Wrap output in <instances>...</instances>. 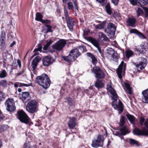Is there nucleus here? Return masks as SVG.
<instances>
[{"mask_svg": "<svg viewBox=\"0 0 148 148\" xmlns=\"http://www.w3.org/2000/svg\"><path fill=\"white\" fill-rule=\"evenodd\" d=\"M36 82L45 89L48 88L50 86L51 81L48 75L44 73L36 77Z\"/></svg>", "mask_w": 148, "mask_h": 148, "instance_id": "1", "label": "nucleus"}, {"mask_svg": "<svg viewBox=\"0 0 148 148\" xmlns=\"http://www.w3.org/2000/svg\"><path fill=\"white\" fill-rule=\"evenodd\" d=\"M81 54L77 49H74L70 51V53L67 56H63V59L70 64L71 62L75 61L77 58L80 56Z\"/></svg>", "mask_w": 148, "mask_h": 148, "instance_id": "2", "label": "nucleus"}, {"mask_svg": "<svg viewBox=\"0 0 148 148\" xmlns=\"http://www.w3.org/2000/svg\"><path fill=\"white\" fill-rule=\"evenodd\" d=\"M6 33L4 30L2 31L1 32L0 37V49L2 54L6 56L8 53V50L6 49L7 44L5 42Z\"/></svg>", "mask_w": 148, "mask_h": 148, "instance_id": "3", "label": "nucleus"}, {"mask_svg": "<svg viewBox=\"0 0 148 148\" xmlns=\"http://www.w3.org/2000/svg\"><path fill=\"white\" fill-rule=\"evenodd\" d=\"M64 16L67 23V26L69 29L71 31H72L73 27L75 25V19L73 18L70 17L68 13L67 10L64 8Z\"/></svg>", "mask_w": 148, "mask_h": 148, "instance_id": "4", "label": "nucleus"}, {"mask_svg": "<svg viewBox=\"0 0 148 148\" xmlns=\"http://www.w3.org/2000/svg\"><path fill=\"white\" fill-rule=\"evenodd\" d=\"M17 118L21 123L28 124L31 120L30 118L23 110L18 111L17 113Z\"/></svg>", "mask_w": 148, "mask_h": 148, "instance_id": "5", "label": "nucleus"}, {"mask_svg": "<svg viewBox=\"0 0 148 148\" xmlns=\"http://www.w3.org/2000/svg\"><path fill=\"white\" fill-rule=\"evenodd\" d=\"M91 72L95 74L96 79H103L105 77L104 71L99 66L94 67L91 69Z\"/></svg>", "mask_w": 148, "mask_h": 148, "instance_id": "6", "label": "nucleus"}, {"mask_svg": "<svg viewBox=\"0 0 148 148\" xmlns=\"http://www.w3.org/2000/svg\"><path fill=\"white\" fill-rule=\"evenodd\" d=\"M37 102L35 100H32L27 103L26 106V110L29 113L33 114L36 112L37 110Z\"/></svg>", "mask_w": 148, "mask_h": 148, "instance_id": "7", "label": "nucleus"}, {"mask_svg": "<svg viewBox=\"0 0 148 148\" xmlns=\"http://www.w3.org/2000/svg\"><path fill=\"white\" fill-rule=\"evenodd\" d=\"M104 139L103 135H99L96 139L92 140V146L94 148H97L99 147H102L103 145Z\"/></svg>", "mask_w": 148, "mask_h": 148, "instance_id": "8", "label": "nucleus"}, {"mask_svg": "<svg viewBox=\"0 0 148 148\" xmlns=\"http://www.w3.org/2000/svg\"><path fill=\"white\" fill-rule=\"evenodd\" d=\"M7 110L9 112H12L15 110L16 108L13 99L8 98L5 102Z\"/></svg>", "mask_w": 148, "mask_h": 148, "instance_id": "9", "label": "nucleus"}, {"mask_svg": "<svg viewBox=\"0 0 148 148\" xmlns=\"http://www.w3.org/2000/svg\"><path fill=\"white\" fill-rule=\"evenodd\" d=\"M42 64L45 67H47L52 64L55 60L51 56H44L42 59Z\"/></svg>", "mask_w": 148, "mask_h": 148, "instance_id": "10", "label": "nucleus"}, {"mask_svg": "<svg viewBox=\"0 0 148 148\" xmlns=\"http://www.w3.org/2000/svg\"><path fill=\"white\" fill-rule=\"evenodd\" d=\"M148 49V44L145 42H143L142 44L138 45L135 49V51H137L139 54H144L145 53Z\"/></svg>", "mask_w": 148, "mask_h": 148, "instance_id": "11", "label": "nucleus"}, {"mask_svg": "<svg viewBox=\"0 0 148 148\" xmlns=\"http://www.w3.org/2000/svg\"><path fill=\"white\" fill-rule=\"evenodd\" d=\"M66 44V42L64 39H61L52 45V48L56 50L60 51L62 49Z\"/></svg>", "mask_w": 148, "mask_h": 148, "instance_id": "12", "label": "nucleus"}, {"mask_svg": "<svg viewBox=\"0 0 148 148\" xmlns=\"http://www.w3.org/2000/svg\"><path fill=\"white\" fill-rule=\"evenodd\" d=\"M126 67V64L123 61H122L120 64L118 68L117 69L116 72L118 76V77L120 80L122 79V73H123V71H125Z\"/></svg>", "mask_w": 148, "mask_h": 148, "instance_id": "13", "label": "nucleus"}, {"mask_svg": "<svg viewBox=\"0 0 148 148\" xmlns=\"http://www.w3.org/2000/svg\"><path fill=\"white\" fill-rule=\"evenodd\" d=\"M116 27L113 23H109L107 25V27L105 29V32L110 35H114L116 31Z\"/></svg>", "mask_w": 148, "mask_h": 148, "instance_id": "14", "label": "nucleus"}, {"mask_svg": "<svg viewBox=\"0 0 148 148\" xmlns=\"http://www.w3.org/2000/svg\"><path fill=\"white\" fill-rule=\"evenodd\" d=\"M139 62L136 66V67L138 69L142 70L144 69L147 64V60L143 57L139 58Z\"/></svg>", "mask_w": 148, "mask_h": 148, "instance_id": "15", "label": "nucleus"}, {"mask_svg": "<svg viewBox=\"0 0 148 148\" xmlns=\"http://www.w3.org/2000/svg\"><path fill=\"white\" fill-rule=\"evenodd\" d=\"M41 59L40 56H37L33 59L32 61L31 66L32 69V71L34 74H35L34 73V71L37 68L38 63L41 61Z\"/></svg>", "mask_w": 148, "mask_h": 148, "instance_id": "16", "label": "nucleus"}, {"mask_svg": "<svg viewBox=\"0 0 148 148\" xmlns=\"http://www.w3.org/2000/svg\"><path fill=\"white\" fill-rule=\"evenodd\" d=\"M69 120L67 122V125L70 129H74L76 125V118L75 117H68Z\"/></svg>", "mask_w": 148, "mask_h": 148, "instance_id": "17", "label": "nucleus"}, {"mask_svg": "<svg viewBox=\"0 0 148 148\" xmlns=\"http://www.w3.org/2000/svg\"><path fill=\"white\" fill-rule=\"evenodd\" d=\"M126 22L128 26L134 27L136 26V19L134 17H129Z\"/></svg>", "mask_w": 148, "mask_h": 148, "instance_id": "18", "label": "nucleus"}, {"mask_svg": "<svg viewBox=\"0 0 148 148\" xmlns=\"http://www.w3.org/2000/svg\"><path fill=\"white\" fill-rule=\"evenodd\" d=\"M143 95L142 101L143 102L148 103V88L143 90L142 92Z\"/></svg>", "mask_w": 148, "mask_h": 148, "instance_id": "19", "label": "nucleus"}, {"mask_svg": "<svg viewBox=\"0 0 148 148\" xmlns=\"http://www.w3.org/2000/svg\"><path fill=\"white\" fill-rule=\"evenodd\" d=\"M101 79H97L96 82L94 83V86L98 89H101L104 87V84Z\"/></svg>", "mask_w": 148, "mask_h": 148, "instance_id": "20", "label": "nucleus"}, {"mask_svg": "<svg viewBox=\"0 0 148 148\" xmlns=\"http://www.w3.org/2000/svg\"><path fill=\"white\" fill-rule=\"evenodd\" d=\"M31 96L28 92H22L21 99L23 102H24L25 100H29Z\"/></svg>", "mask_w": 148, "mask_h": 148, "instance_id": "21", "label": "nucleus"}, {"mask_svg": "<svg viewBox=\"0 0 148 148\" xmlns=\"http://www.w3.org/2000/svg\"><path fill=\"white\" fill-rule=\"evenodd\" d=\"M133 132L134 134L138 136H145L144 130H141L137 127H136L133 129Z\"/></svg>", "mask_w": 148, "mask_h": 148, "instance_id": "22", "label": "nucleus"}, {"mask_svg": "<svg viewBox=\"0 0 148 148\" xmlns=\"http://www.w3.org/2000/svg\"><path fill=\"white\" fill-rule=\"evenodd\" d=\"M111 95L113 96L112 99H113L112 103V106L115 109L117 104H116L115 103L117 101L118 96L116 92L114 91V92H111Z\"/></svg>", "mask_w": 148, "mask_h": 148, "instance_id": "23", "label": "nucleus"}, {"mask_svg": "<svg viewBox=\"0 0 148 148\" xmlns=\"http://www.w3.org/2000/svg\"><path fill=\"white\" fill-rule=\"evenodd\" d=\"M124 106L122 101L119 100L118 101V104L117 105L116 107V109H117L119 114H121L124 110Z\"/></svg>", "mask_w": 148, "mask_h": 148, "instance_id": "24", "label": "nucleus"}, {"mask_svg": "<svg viewBox=\"0 0 148 148\" xmlns=\"http://www.w3.org/2000/svg\"><path fill=\"white\" fill-rule=\"evenodd\" d=\"M87 55L92 59V62L95 65H96L97 62V60L95 56L91 53L88 52Z\"/></svg>", "mask_w": 148, "mask_h": 148, "instance_id": "25", "label": "nucleus"}, {"mask_svg": "<svg viewBox=\"0 0 148 148\" xmlns=\"http://www.w3.org/2000/svg\"><path fill=\"white\" fill-rule=\"evenodd\" d=\"M126 116L130 121V123L132 124L133 125H135L134 122L135 121L136 118L134 116L130 114H128L126 115Z\"/></svg>", "mask_w": 148, "mask_h": 148, "instance_id": "26", "label": "nucleus"}, {"mask_svg": "<svg viewBox=\"0 0 148 148\" xmlns=\"http://www.w3.org/2000/svg\"><path fill=\"white\" fill-rule=\"evenodd\" d=\"M129 140V142L131 145H134L136 147H138L140 146V143L138 141L131 138H130Z\"/></svg>", "mask_w": 148, "mask_h": 148, "instance_id": "27", "label": "nucleus"}, {"mask_svg": "<svg viewBox=\"0 0 148 148\" xmlns=\"http://www.w3.org/2000/svg\"><path fill=\"white\" fill-rule=\"evenodd\" d=\"M125 56L126 58L129 59L134 55V52L132 50L126 49L125 50Z\"/></svg>", "mask_w": 148, "mask_h": 148, "instance_id": "28", "label": "nucleus"}, {"mask_svg": "<svg viewBox=\"0 0 148 148\" xmlns=\"http://www.w3.org/2000/svg\"><path fill=\"white\" fill-rule=\"evenodd\" d=\"M121 133L123 135H125L130 132L128 130L127 127L126 126L121 127L120 129Z\"/></svg>", "mask_w": 148, "mask_h": 148, "instance_id": "29", "label": "nucleus"}, {"mask_svg": "<svg viewBox=\"0 0 148 148\" xmlns=\"http://www.w3.org/2000/svg\"><path fill=\"white\" fill-rule=\"evenodd\" d=\"M110 51L113 52L112 55V57L113 58V60L115 62L117 61L119 58L117 52L112 48H110Z\"/></svg>", "mask_w": 148, "mask_h": 148, "instance_id": "30", "label": "nucleus"}, {"mask_svg": "<svg viewBox=\"0 0 148 148\" xmlns=\"http://www.w3.org/2000/svg\"><path fill=\"white\" fill-rule=\"evenodd\" d=\"M88 40L96 47L99 46V42L96 39L90 37L88 38Z\"/></svg>", "mask_w": 148, "mask_h": 148, "instance_id": "31", "label": "nucleus"}, {"mask_svg": "<svg viewBox=\"0 0 148 148\" xmlns=\"http://www.w3.org/2000/svg\"><path fill=\"white\" fill-rule=\"evenodd\" d=\"M105 8L106 12L108 14H111L112 10L110 3H107L105 6Z\"/></svg>", "mask_w": 148, "mask_h": 148, "instance_id": "32", "label": "nucleus"}, {"mask_svg": "<svg viewBox=\"0 0 148 148\" xmlns=\"http://www.w3.org/2000/svg\"><path fill=\"white\" fill-rule=\"evenodd\" d=\"M43 15L39 12H37L36 14L35 20L37 21L41 22L42 20H43Z\"/></svg>", "mask_w": 148, "mask_h": 148, "instance_id": "33", "label": "nucleus"}, {"mask_svg": "<svg viewBox=\"0 0 148 148\" xmlns=\"http://www.w3.org/2000/svg\"><path fill=\"white\" fill-rule=\"evenodd\" d=\"M124 86L127 90L128 93L130 94H132V88L130 87V84L125 82H124Z\"/></svg>", "mask_w": 148, "mask_h": 148, "instance_id": "34", "label": "nucleus"}, {"mask_svg": "<svg viewBox=\"0 0 148 148\" xmlns=\"http://www.w3.org/2000/svg\"><path fill=\"white\" fill-rule=\"evenodd\" d=\"M65 102L67 103V104L70 106H72L73 105V101L72 98L70 97H67L66 99Z\"/></svg>", "mask_w": 148, "mask_h": 148, "instance_id": "35", "label": "nucleus"}, {"mask_svg": "<svg viewBox=\"0 0 148 148\" xmlns=\"http://www.w3.org/2000/svg\"><path fill=\"white\" fill-rule=\"evenodd\" d=\"M14 87L15 88L18 87V86L19 87H21L23 86H26L27 87L29 86V85L27 84H25L24 83H22L20 82H16V83H15L14 84Z\"/></svg>", "mask_w": 148, "mask_h": 148, "instance_id": "36", "label": "nucleus"}, {"mask_svg": "<svg viewBox=\"0 0 148 148\" xmlns=\"http://www.w3.org/2000/svg\"><path fill=\"white\" fill-rule=\"evenodd\" d=\"M136 1V5L138 3L143 5H146L148 3V0H135Z\"/></svg>", "mask_w": 148, "mask_h": 148, "instance_id": "37", "label": "nucleus"}, {"mask_svg": "<svg viewBox=\"0 0 148 148\" xmlns=\"http://www.w3.org/2000/svg\"><path fill=\"white\" fill-rule=\"evenodd\" d=\"M53 41L51 40H50L49 41L47 42V43L44 46L43 49L45 50H47L49 46L52 43Z\"/></svg>", "mask_w": 148, "mask_h": 148, "instance_id": "38", "label": "nucleus"}, {"mask_svg": "<svg viewBox=\"0 0 148 148\" xmlns=\"http://www.w3.org/2000/svg\"><path fill=\"white\" fill-rule=\"evenodd\" d=\"M8 74L5 69L3 70L0 73V78H3L7 76Z\"/></svg>", "mask_w": 148, "mask_h": 148, "instance_id": "39", "label": "nucleus"}, {"mask_svg": "<svg viewBox=\"0 0 148 148\" xmlns=\"http://www.w3.org/2000/svg\"><path fill=\"white\" fill-rule=\"evenodd\" d=\"M44 26L47 28L46 30V33L53 32V30L52 29V26H51L50 25H45Z\"/></svg>", "mask_w": 148, "mask_h": 148, "instance_id": "40", "label": "nucleus"}, {"mask_svg": "<svg viewBox=\"0 0 148 148\" xmlns=\"http://www.w3.org/2000/svg\"><path fill=\"white\" fill-rule=\"evenodd\" d=\"M77 48L82 53L86 52L87 51L86 47L84 45L79 46Z\"/></svg>", "mask_w": 148, "mask_h": 148, "instance_id": "41", "label": "nucleus"}, {"mask_svg": "<svg viewBox=\"0 0 148 148\" xmlns=\"http://www.w3.org/2000/svg\"><path fill=\"white\" fill-rule=\"evenodd\" d=\"M7 85V82L6 80H1L0 81V86L3 88L5 87Z\"/></svg>", "mask_w": 148, "mask_h": 148, "instance_id": "42", "label": "nucleus"}, {"mask_svg": "<svg viewBox=\"0 0 148 148\" xmlns=\"http://www.w3.org/2000/svg\"><path fill=\"white\" fill-rule=\"evenodd\" d=\"M8 128V125H3L0 126V132L1 133L6 131Z\"/></svg>", "mask_w": 148, "mask_h": 148, "instance_id": "43", "label": "nucleus"}, {"mask_svg": "<svg viewBox=\"0 0 148 148\" xmlns=\"http://www.w3.org/2000/svg\"><path fill=\"white\" fill-rule=\"evenodd\" d=\"M67 7L69 10L74 12V7L72 2H70L67 3Z\"/></svg>", "mask_w": 148, "mask_h": 148, "instance_id": "44", "label": "nucleus"}, {"mask_svg": "<svg viewBox=\"0 0 148 148\" xmlns=\"http://www.w3.org/2000/svg\"><path fill=\"white\" fill-rule=\"evenodd\" d=\"M99 36H100L101 38H103V40L106 41L109 40L108 38L106 35L102 32L99 33Z\"/></svg>", "mask_w": 148, "mask_h": 148, "instance_id": "45", "label": "nucleus"}, {"mask_svg": "<svg viewBox=\"0 0 148 148\" xmlns=\"http://www.w3.org/2000/svg\"><path fill=\"white\" fill-rule=\"evenodd\" d=\"M125 118L124 116H121L120 120L119 125L121 127L124 126L125 123Z\"/></svg>", "mask_w": 148, "mask_h": 148, "instance_id": "46", "label": "nucleus"}, {"mask_svg": "<svg viewBox=\"0 0 148 148\" xmlns=\"http://www.w3.org/2000/svg\"><path fill=\"white\" fill-rule=\"evenodd\" d=\"M107 89H110V91L111 94V92H114V91L116 92L115 90L114 89L112 86L110 84L108 83L107 85Z\"/></svg>", "mask_w": 148, "mask_h": 148, "instance_id": "47", "label": "nucleus"}, {"mask_svg": "<svg viewBox=\"0 0 148 148\" xmlns=\"http://www.w3.org/2000/svg\"><path fill=\"white\" fill-rule=\"evenodd\" d=\"M72 2L74 4V6L75 9L77 11H79V7L78 6V3L77 0H72Z\"/></svg>", "mask_w": 148, "mask_h": 148, "instance_id": "48", "label": "nucleus"}, {"mask_svg": "<svg viewBox=\"0 0 148 148\" xmlns=\"http://www.w3.org/2000/svg\"><path fill=\"white\" fill-rule=\"evenodd\" d=\"M137 12V17L138 18L141 15V14H144L143 9L140 8H138Z\"/></svg>", "mask_w": 148, "mask_h": 148, "instance_id": "49", "label": "nucleus"}, {"mask_svg": "<svg viewBox=\"0 0 148 148\" xmlns=\"http://www.w3.org/2000/svg\"><path fill=\"white\" fill-rule=\"evenodd\" d=\"M97 2L99 3L102 6H104L107 3V0H96Z\"/></svg>", "mask_w": 148, "mask_h": 148, "instance_id": "50", "label": "nucleus"}, {"mask_svg": "<svg viewBox=\"0 0 148 148\" xmlns=\"http://www.w3.org/2000/svg\"><path fill=\"white\" fill-rule=\"evenodd\" d=\"M24 148H35L34 146H31L29 143H25L23 145Z\"/></svg>", "mask_w": 148, "mask_h": 148, "instance_id": "51", "label": "nucleus"}, {"mask_svg": "<svg viewBox=\"0 0 148 148\" xmlns=\"http://www.w3.org/2000/svg\"><path fill=\"white\" fill-rule=\"evenodd\" d=\"M41 23H42L45 24V25H49L51 23V21L50 20L48 19H43L42 20Z\"/></svg>", "mask_w": 148, "mask_h": 148, "instance_id": "52", "label": "nucleus"}, {"mask_svg": "<svg viewBox=\"0 0 148 148\" xmlns=\"http://www.w3.org/2000/svg\"><path fill=\"white\" fill-rule=\"evenodd\" d=\"M138 36L141 38L143 39H145L146 37L142 33L139 31L138 33L137 34Z\"/></svg>", "mask_w": 148, "mask_h": 148, "instance_id": "53", "label": "nucleus"}, {"mask_svg": "<svg viewBox=\"0 0 148 148\" xmlns=\"http://www.w3.org/2000/svg\"><path fill=\"white\" fill-rule=\"evenodd\" d=\"M4 94L1 91H0V102L2 101L3 99H5Z\"/></svg>", "mask_w": 148, "mask_h": 148, "instance_id": "54", "label": "nucleus"}, {"mask_svg": "<svg viewBox=\"0 0 148 148\" xmlns=\"http://www.w3.org/2000/svg\"><path fill=\"white\" fill-rule=\"evenodd\" d=\"M143 9L145 13V18L147 17H148V8L146 7H144Z\"/></svg>", "mask_w": 148, "mask_h": 148, "instance_id": "55", "label": "nucleus"}, {"mask_svg": "<svg viewBox=\"0 0 148 148\" xmlns=\"http://www.w3.org/2000/svg\"><path fill=\"white\" fill-rule=\"evenodd\" d=\"M139 31L136 29H131L130 30V33H134L137 34L138 33Z\"/></svg>", "mask_w": 148, "mask_h": 148, "instance_id": "56", "label": "nucleus"}, {"mask_svg": "<svg viewBox=\"0 0 148 148\" xmlns=\"http://www.w3.org/2000/svg\"><path fill=\"white\" fill-rule=\"evenodd\" d=\"M145 120V119L144 117H141L140 121V125L143 126V123L144 122Z\"/></svg>", "mask_w": 148, "mask_h": 148, "instance_id": "57", "label": "nucleus"}, {"mask_svg": "<svg viewBox=\"0 0 148 148\" xmlns=\"http://www.w3.org/2000/svg\"><path fill=\"white\" fill-rule=\"evenodd\" d=\"M119 0H111L112 3L115 6L118 5Z\"/></svg>", "mask_w": 148, "mask_h": 148, "instance_id": "58", "label": "nucleus"}, {"mask_svg": "<svg viewBox=\"0 0 148 148\" xmlns=\"http://www.w3.org/2000/svg\"><path fill=\"white\" fill-rule=\"evenodd\" d=\"M113 133L114 135L116 136H118L120 134L121 132L120 131H117L116 130L114 131L113 132Z\"/></svg>", "mask_w": 148, "mask_h": 148, "instance_id": "59", "label": "nucleus"}, {"mask_svg": "<svg viewBox=\"0 0 148 148\" xmlns=\"http://www.w3.org/2000/svg\"><path fill=\"white\" fill-rule=\"evenodd\" d=\"M5 117V116H4L2 112L0 110V121L3 119Z\"/></svg>", "mask_w": 148, "mask_h": 148, "instance_id": "60", "label": "nucleus"}, {"mask_svg": "<svg viewBox=\"0 0 148 148\" xmlns=\"http://www.w3.org/2000/svg\"><path fill=\"white\" fill-rule=\"evenodd\" d=\"M131 4L133 5H136V1L135 0H129Z\"/></svg>", "mask_w": 148, "mask_h": 148, "instance_id": "61", "label": "nucleus"}, {"mask_svg": "<svg viewBox=\"0 0 148 148\" xmlns=\"http://www.w3.org/2000/svg\"><path fill=\"white\" fill-rule=\"evenodd\" d=\"M113 16L119 17V15L118 12L116 11H114L113 14Z\"/></svg>", "mask_w": 148, "mask_h": 148, "instance_id": "62", "label": "nucleus"}, {"mask_svg": "<svg viewBox=\"0 0 148 148\" xmlns=\"http://www.w3.org/2000/svg\"><path fill=\"white\" fill-rule=\"evenodd\" d=\"M106 23V22L105 21H103L101 23L99 24L102 28H104Z\"/></svg>", "mask_w": 148, "mask_h": 148, "instance_id": "63", "label": "nucleus"}, {"mask_svg": "<svg viewBox=\"0 0 148 148\" xmlns=\"http://www.w3.org/2000/svg\"><path fill=\"white\" fill-rule=\"evenodd\" d=\"M147 128V129L146 130H144L145 136H148V127Z\"/></svg>", "mask_w": 148, "mask_h": 148, "instance_id": "64", "label": "nucleus"}]
</instances>
